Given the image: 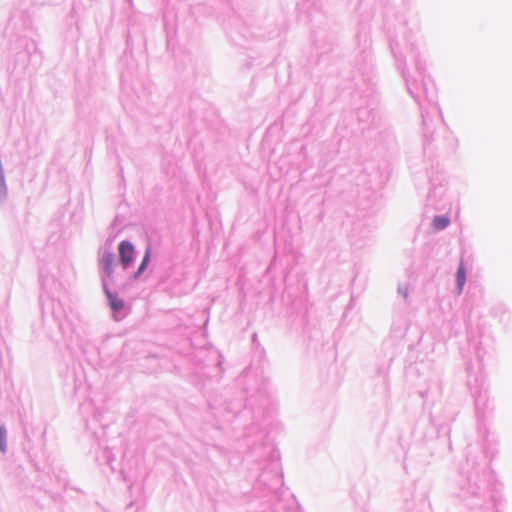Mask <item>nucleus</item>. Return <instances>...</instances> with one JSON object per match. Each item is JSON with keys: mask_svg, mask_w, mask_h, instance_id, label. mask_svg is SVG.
Masks as SVG:
<instances>
[{"mask_svg": "<svg viewBox=\"0 0 512 512\" xmlns=\"http://www.w3.org/2000/svg\"><path fill=\"white\" fill-rule=\"evenodd\" d=\"M118 250L121 264L124 268H127L133 260L134 247L129 242L122 241L119 244Z\"/></svg>", "mask_w": 512, "mask_h": 512, "instance_id": "1", "label": "nucleus"}, {"mask_svg": "<svg viewBox=\"0 0 512 512\" xmlns=\"http://www.w3.org/2000/svg\"><path fill=\"white\" fill-rule=\"evenodd\" d=\"M113 264H114V255L110 251H105L101 258V265L103 269L107 273V275H111L113 272Z\"/></svg>", "mask_w": 512, "mask_h": 512, "instance_id": "2", "label": "nucleus"}, {"mask_svg": "<svg viewBox=\"0 0 512 512\" xmlns=\"http://www.w3.org/2000/svg\"><path fill=\"white\" fill-rule=\"evenodd\" d=\"M107 297L110 302V306L114 311H120L124 307V303L121 299H119L116 295L112 294L111 292H106Z\"/></svg>", "mask_w": 512, "mask_h": 512, "instance_id": "3", "label": "nucleus"}, {"mask_svg": "<svg viewBox=\"0 0 512 512\" xmlns=\"http://www.w3.org/2000/svg\"><path fill=\"white\" fill-rule=\"evenodd\" d=\"M0 452L2 454L7 452V429L4 425L0 426Z\"/></svg>", "mask_w": 512, "mask_h": 512, "instance_id": "4", "label": "nucleus"}, {"mask_svg": "<svg viewBox=\"0 0 512 512\" xmlns=\"http://www.w3.org/2000/svg\"><path fill=\"white\" fill-rule=\"evenodd\" d=\"M449 224V219L443 216H436L433 219V226L436 230H442L446 228Z\"/></svg>", "mask_w": 512, "mask_h": 512, "instance_id": "5", "label": "nucleus"}, {"mask_svg": "<svg viewBox=\"0 0 512 512\" xmlns=\"http://www.w3.org/2000/svg\"><path fill=\"white\" fill-rule=\"evenodd\" d=\"M466 281V273L463 263L461 262L457 271V283L459 290H462Z\"/></svg>", "mask_w": 512, "mask_h": 512, "instance_id": "6", "label": "nucleus"}, {"mask_svg": "<svg viewBox=\"0 0 512 512\" xmlns=\"http://www.w3.org/2000/svg\"><path fill=\"white\" fill-rule=\"evenodd\" d=\"M149 259H150V252L147 251L143 258V261L139 267L138 273H141L145 269V267L147 266V264L149 262Z\"/></svg>", "mask_w": 512, "mask_h": 512, "instance_id": "7", "label": "nucleus"}]
</instances>
